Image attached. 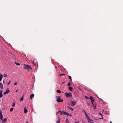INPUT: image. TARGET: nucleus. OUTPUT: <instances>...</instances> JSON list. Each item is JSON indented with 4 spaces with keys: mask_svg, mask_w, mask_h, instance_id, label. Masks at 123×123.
<instances>
[{
    "mask_svg": "<svg viewBox=\"0 0 123 123\" xmlns=\"http://www.w3.org/2000/svg\"><path fill=\"white\" fill-rule=\"evenodd\" d=\"M24 68L25 69H27L28 71H29V69L31 70L32 69V68L29 65H26L25 64H24Z\"/></svg>",
    "mask_w": 123,
    "mask_h": 123,
    "instance_id": "nucleus-1",
    "label": "nucleus"
},
{
    "mask_svg": "<svg viewBox=\"0 0 123 123\" xmlns=\"http://www.w3.org/2000/svg\"><path fill=\"white\" fill-rule=\"evenodd\" d=\"M56 101L58 102H62L63 101V99H61V97L60 96H56Z\"/></svg>",
    "mask_w": 123,
    "mask_h": 123,
    "instance_id": "nucleus-2",
    "label": "nucleus"
},
{
    "mask_svg": "<svg viewBox=\"0 0 123 123\" xmlns=\"http://www.w3.org/2000/svg\"><path fill=\"white\" fill-rule=\"evenodd\" d=\"M65 96L68 98H71L72 97V95L71 93H66Z\"/></svg>",
    "mask_w": 123,
    "mask_h": 123,
    "instance_id": "nucleus-3",
    "label": "nucleus"
},
{
    "mask_svg": "<svg viewBox=\"0 0 123 123\" xmlns=\"http://www.w3.org/2000/svg\"><path fill=\"white\" fill-rule=\"evenodd\" d=\"M88 122L90 123H94L93 121L90 118L88 120Z\"/></svg>",
    "mask_w": 123,
    "mask_h": 123,
    "instance_id": "nucleus-4",
    "label": "nucleus"
},
{
    "mask_svg": "<svg viewBox=\"0 0 123 123\" xmlns=\"http://www.w3.org/2000/svg\"><path fill=\"white\" fill-rule=\"evenodd\" d=\"M2 91L1 90H0V98H1L3 96L2 93Z\"/></svg>",
    "mask_w": 123,
    "mask_h": 123,
    "instance_id": "nucleus-5",
    "label": "nucleus"
},
{
    "mask_svg": "<svg viewBox=\"0 0 123 123\" xmlns=\"http://www.w3.org/2000/svg\"><path fill=\"white\" fill-rule=\"evenodd\" d=\"M3 120L2 121V123H5L7 120V119L6 118H5L2 120Z\"/></svg>",
    "mask_w": 123,
    "mask_h": 123,
    "instance_id": "nucleus-6",
    "label": "nucleus"
},
{
    "mask_svg": "<svg viewBox=\"0 0 123 123\" xmlns=\"http://www.w3.org/2000/svg\"><path fill=\"white\" fill-rule=\"evenodd\" d=\"M28 112V111L26 109V107H25L24 109V112L25 113H26Z\"/></svg>",
    "mask_w": 123,
    "mask_h": 123,
    "instance_id": "nucleus-7",
    "label": "nucleus"
},
{
    "mask_svg": "<svg viewBox=\"0 0 123 123\" xmlns=\"http://www.w3.org/2000/svg\"><path fill=\"white\" fill-rule=\"evenodd\" d=\"M0 88L1 89H4L3 85L0 82Z\"/></svg>",
    "mask_w": 123,
    "mask_h": 123,
    "instance_id": "nucleus-8",
    "label": "nucleus"
},
{
    "mask_svg": "<svg viewBox=\"0 0 123 123\" xmlns=\"http://www.w3.org/2000/svg\"><path fill=\"white\" fill-rule=\"evenodd\" d=\"M90 99L92 101H91L94 102V99L92 96L90 97Z\"/></svg>",
    "mask_w": 123,
    "mask_h": 123,
    "instance_id": "nucleus-9",
    "label": "nucleus"
},
{
    "mask_svg": "<svg viewBox=\"0 0 123 123\" xmlns=\"http://www.w3.org/2000/svg\"><path fill=\"white\" fill-rule=\"evenodd\" d=\"M71 103L72 104L71 105L72 106H73L75 105V103L73 101H71Z\"/></svg>",
    "mask_w": 123,
    "mask_h": 123,
    "instance_id": "nucleus-10",
    "label": "nucleus"
},
{
    "mask_svg": "<svg viewBox=\"0 0 123 123\" xmlns=\"http://www.w3.org/2000/svg\"><path fill=\"white\" fill-rule=\"evenodd\" d=\"M3 77V75L2 74H0V81H1L2 80V78Z\"/></svg>",
    "mask_w": 123,
    "mask_h": 123,
    "instance_id": "nucleus-11",
    "label": "nucleus"
},
{
    "mask_svg": "<svg viewBox=\"0 0 123 123\" xmlns=\"http://www.w3.org/2000/svg\"><path fill=\"white\" fill-rule=\"evenodd\" d=\"M5 92H6V94H7L10 92V91L9 89L7 88Z\"/></svg>",
    "mask_w": 123,
    "mask_h": 123,
    "instance_id": "nucleus-12",
    "label": "nucleus"
},
{
    "mask_svg": "<svg viewBox=\"0 0 123 123\" xmlns=\"http://www.w3.org/2000/svg\"><path fill=\"white\" fill-rule=\"evenodd\" d=\"M67 107L69 109H70L71 111H73L74 110V109L71 107L70 106H68Z\"/></svg>",
    "mask_w": 123,
    "mask_h": 123,
    "instance_id": "nucleus-13",
    "label": "nucleus"
},
{
    "mask_svg": "<svg viewBox=\"0 0 123 123\" xmlns=\"http://www.w3.org/2000/svg\"><path fill=\"white\" fill-rule=\"evenodd\" d=\"M34 96V95L33 94H31L30 96V98L31 99Z\"/></svg>",
    "mask_w": 123,
    "mask_h": 123,
    "instance_id": "nucleus-14",
    "label": "nucleus"
},
{
    "mask_svg": "<svg viewBox=\"0 0 123 123\" xmlns=\"http://www.w3.org/2000/svg\"><path fill=\"white\" fill-rule=\"evenodd\" d=\"M62 114H64V115H67V112L66 111H62Z\"/></svg>",
    "mask_w": 123,
    "mask_h": 123,
    "instance_id": "nucleus-15",
    "label": "nucleus"
},
{
    "mask_svg": "<svg viewBox=\"0 0 123 123\" xmlns=\"http://www.w3.org/2000/svg\"><path fill=\"white\" fill-rule=\"evenodd\" d=\"M68 89L72 91L73 89L72 87L69 86L68 87Z\"/></svg>",
    "mask_w": 123,
    "mask_h": 123,
    "instance_id": "nucleus-16",
    "label": "nucleus"
},
{
    "mask_svg": "<svg viewBox=\"0 0 123 123\" xmlns=\"http://www.w3.org/2000/svg\"><path fill=\"white\" fill-rule=\"evenodd\" d=\"M24 95H23L22 97H21V98L20 99V101H22L24 99L23 97Z\"/></svg>",
    "mask_w": 123,
    "mask_h": 123,
    "instance_id": "nucleus-17",
    "label": "nucleus"
},
{
    "mask_svg": "<svg viewBox=\"0 0 123 123\" xmlns=\"http://www.w3.org/2000/svg\"><path fill=\"white\" fill-rule=\"evenodd\" d=\"M3 118V117L2 115H0V119H1V120H2Z\"/></svg>",
    "mask_w": 123,
    "mask_h": 123,
    "instance_id": "nucleus-18",
    "label": "nucleus"
},
{
    "mask_svg": "<svg viewBox=\"0 0 123 123\" xmlns=\"http://www.w3.org/2000/svg\"><path fill=\"white\" fill-rule=\"evenodd\" d=\"M57 92L58 93H60L61 92V91L59 90H57Z\"/></svg>",
    "mask_w": 123,
    "mask_h": 123,
    "instance_id": "nucleus-19",
    "label": "nucleus"
},
{
    "mask_svg": "<svg viewBox=\"0 0 123 123\" xmlns=\"http://www.w3.org/2000/svg\"><path fill=\"white\" fill-rule=\"evenodd\" d=\"M85 115L86 116V118L87 119V120H88V119H89L90 118L88 116L87 114Z\"/></svg>",
    "mask_w": 123,
    "mask_h": 123,
    "instance_id": "nucleus-20",
    "label": "nucleus"
},
{
    "mask_svg": "<svg viewBox=\"0 0 123 123\" xmlns=\"http://www.w3.org/2000/svg\"><path fill=\"white\" fill-rule=\"evenodd\" d=\"M67 116H72V115H71L69 113H67Z\"/></svg>",
    "mask_w": 123,
    "mask_h": 123,
    "instance_id": "nucleus-21",
    "label": "nucleus"
},
{
    "mask_svg": "<svg viewBox=\"0 0 123 123\" xmlns=\"http://www.w3.org/2000/svg\"><path fill=\"white\" fill-rule=\"evenodd\" d=\"M13 108H11L10 109V111L11 112L12 111H13Z\"/></svg>",
    "mask_w": 123,
    "mask_h": 123,
    "instance_id": "nucleus-22",
    "label": "nucleus"
},
{
    "mask_svg": "<svg viewBox=\"0 0 123 123\" xmlns=\"http://www.w3.org/2000/svg\"><path fill=\"white\" fill-rule=\"evenodd\" d=\"M60 119L59 118V120L56 121L57 123H60Z\"/></svg>",
    "mask_w": 123,
    "mask_h": 123,
    "instance_id": "nucleus-23",
    "label": "nucleus"
},
{
    "mask_svg": "<svg viewBox=\"0 0 123 123\" xmlns=\"http://www.w3.org/2000/svg\"><path fill=\"white\" fill-rule=\"evenodd\" d=\"M15 64L19 66L20 65V64L19 63H16V62H15Z\"/></svg>",
    "mask_w": 123,
    "mask_h": 123,
    "instance_id": "nucleus-24",
    "label": "nucleus"
},
{
    "mask_svg": "<svg viewBox=\"0 0 123 123\" xmlns=\"http://www.w3.org/2000/svg\"><path fill=\"white\" fill-rule=\"evenodd\" d=\"M2 115V110H0V115Z\"/></svg>",
    "mask_w": 123,
    "mask_h": 123,
    "instance_id": "nucleus-25",
    "label": "nucleus"
},
{
    "mask_svg": "<svg viewBox=\"0 0 123 123\" xmlns=\"http://www.w3.org/2000/svg\"><path fill=\"white\" fill-rule=\"evenodd\" d=\"M66 122L67 123H68L69 122L68 121V119H66Z\"/></svg>",
    "mask_w": 123,
    "mask_h": 123,
    "instance_id": "nucleus-26",
    "label": "nucleus"
},
{
    "mask_svg": "<svg viewBox=\"0 0 123 123\" xmlns=\"http://www.w3.org/2000/svg\"><path fill=\"white\" fill-rule=\"evenodd\" d=\"M4 77H6L7 76V75L6 74H4Z\"/></svg>",
    "mask_w": 123,
    "mask_h": 123,
    "instance_id": "nucleus-27",
    "label": "nucleus"
},
{
    "mask_svg": "<svg viewBox=\"0 0 123 123\" xmlns=\"http://www.w3.org/2000/svg\"><path fill=\"white\" fill-rule=\"evenodd\" d=\"M15 103H13V104L12 105V107H14L15 106Z\"/></svg>",
    "mask_w": 123,
    "mask_h": 123,
    "instance_id": "nucleus-28",
    "label": "nucleus"
},
{
    "mask_svg": "<svg viewBox=\"0 0 123 123\" xmlns=\"http://www.w3.org/2000/svg\"><path fill=\"white\" fill-rule=\"evenodd\" d=\"M69 79L70 80H72V79H71V76H69Z\"/></svg>",
    "mask_w": 123,
    "mask_h": 123,
    "instance_id": "nucleus-29",
    "label": "nucleus"
},
{
    "mask_svg": "<svg viewBox=\"0 0 123 123\" xmlns=\"http://www.w3.org/2000/svg\"><path fill=\"white\" fill-rule=\"evenodd\" d=\"M70 84H71V83L70 82H69L68 83V86H70Z\"/></svg>",
    "mask_w": 123,
    "mask_h": 123,
    "instance_id": "nucleus-30",
    "label": "nucleus"
},
{
    "mask_svg": "<svg viewBox=\"0 0 123 123\" xmlns=\"http://www.w3.org/2000/svg\"><path fill=\"white\" fill-rule=\"evenodd\" d=\"M84 113L85 114V115H86V114H87L86 113V112H85V110H84L83 111Z\"/></svg>",
    "mask_w": 123,
    "mask_h": 123,
    "instance_id": "nucleus-31",
    "label": "nucleus"
},
{
    "mask_svg": "<svg viewBox=\"0 0 123 123\" xmlns=\"http://www.w3.org/2000/svg\"><path fill=\"white\" fill-rule=\"evenodd\" d=\"M11 82V81H9V82L7 84V85H9L10 84Z\"/></svg>",
    "mask_w": 123,
    "mask_h": 123,
    "instance_id": "nucleus-32",
    "label": "nucleus"
},
{
    "mask_svg": "<svg viewBox=\"0 0 123 123\" xmlns=\"http://www.w3.org/2000/svg\"><path fill=\"white\" fill-rule=\"evenodd\" d=\"M17 82H14V85H17Z\"/></svg>",
    "mask_w": 123,
    "mask_h": 123,
    "instance_id": "nucleus-33",
    "label": "nucleus"
},
{
    "mask_svg": "<svg viewBox=\"0 0 123 123\" xmlns=\"http://www.w3.org/2000/svg\"><path fill=\"white\" fill-rule=\"evenodd\" d=\"M65 74H61L60 75V76H61L64 75H65Z\"/></svg>",
    "mask_w": 123,
    "mask_h": 123,
    "instance_id": "nucleus-34",
    "label": "nucleus"
},
{
    "mask_svg": "<svg viewBox=\"0 0 123 123\" xmlns=\"http://www.w3.org/2000/svg\"><path fill=\"white\" fill-rule=\"evenodd\" d=\"M60 112V115H61L62 114V111H61V112Z\"/></svg>",
    "mask_w": 123,
    "mask_h": 123,
    "instance_id": "nucleus-35",
    "label": "nucleus"
},
{
    "mask_svg": "<svg viewBox=\"0 0 123 123\" xmlns=\"http://www.w3.org/2000/svg\"><path fill=\"white\" fill-rule=\"evenodd\" d=\"M32 64H33L34 65H35L34 62H32Z\"/></svg>",
    "mask_w": 123,
    "mask_h": 123,
    "instance_id": "nucleus-36",
    "label": "nucleus"
},
{
    "mask_svg": "<svg viewBox=\"0 0 123 123\" xmlns=\"http://www.w3.org/2000/svg\"><path fill=\"white\" fill-rule=\"evenodd\" d=\"M61 112V111H59L58 112H56V115H57V114H58V113H59V112Z\"/></svg>",
    "mask_w": 123,
    "mask_h": 123,
    "instance_id": "nucleus-37",
    "label": "nucleus"
},
{
    "mask_svg": "<svg viewBox=\"0 0 123 123\" xmlns=\"http://www.w3.org/2000/svg\"><path fill=\"white\" fill-rule=\"evenodd\" d=\"M98 114H99V115H101L102 116V114L101 113H99Z\"/></svg>",
    "mask_w": 123,
    "mask_h": 123,
    "instance_id": "nucleus-38",
    "label": "nucleus"
},
{
    "mask_svg": "<svg viewBox=\"0 0 123 123\" xmlns=\"http://www.w3.org/2000/svg\"><path fill=\"white\" fill-rule=\"evenodd\" d=\"M85 97L86 99H88V97L86 96H85Z\"/></svg>",
    "mask_w": 123,
    "mask_h": 123,
    "instance_id": "nucleus-39",
    "label": "nucleus"
},
{
    "mask_svg": "<svg viewBox=\"0 0 123 123\" xmlns=\"http://www.w3.org/2000/svg\"><path fill=\"white\" fill-rule=\"evenodd\" d=\"M92 102V104L93 106H94V105L93 104V102H92V101H91Z\"/></svg>",
    "mask_w": 123,
    "mask_h": 123,
    "instance_id": "nucleus-40",
    "label": "nucleus"
},
{
    "mask_svg": "<svg viewBox=\"0 0 123 123\" xmlns=\"http://www.w3.org/2000/svg\"><path fill=\"white\" fill-rule=\"evenodd\" d=\"M6 94V92H5L3 93L4 94V95H5Z\"/></svg>",
    "mask_w": 123,
    "mask_h": 123,
    "instance_id": "nucleus-41",
    "label": "nucleus"
},
{
    "mask_svg": "<svg viewBox=\"0 0 123 123\" xmlns=\"http://www.w3.org/2000/svg\"><path fill=\"white\" fill-rule=\"evenodd\" d=\"M5 81H3V84H5Z\"/></svg>",
    "mask_w": 123,
    "mask_h": 123,
    "instance_id": "nucleus-42",
    "label": "nucleus"
},
{
    "mask_svg": "<svg viewBox=\"0 0 123 123\" xmlns=\"http://www.w3.org/2000/svg\"><path fill=\"white\" fill-rule=\"evenodd\" d=\"M79 123V122H76L74 123Z\"/></svg>",
    "mask_w": 123,
    "mask_h": 123,
    "instance_id": "nucleus-43",
    "label": "nucleus"
},
{
    "mask_svg": "<svg viewBox=\"0 0 123 123\" xmlns=\"http://www.w3.org/2000/svg\"><path fill=\"white\" fill-rule=\"evenodd\" d=\"M96 105H95V106H94V108L95 109L96 108Z\"/></svg>",
    "mask_w": 123,
    "mask_h": 123,
    "instance_id": "nucleus-44",
    "label": "nucleus"
},
{
    "mask_svg": "<svg viewBox=\"0 0 123 123\" xmlns=\"http://www.w3.org/2000/svg\"><path fill=\"white\" fill-rule=\"evenodd\" d=\"M87 104L89 106V103H87Z\"/></svg>",
    "mask_w": 123,
    "mask_h": 123,
    "instance_id": "nucleus-45",
    "label": "nucleus"
},
{
    "mask_svg": "<svg viewBox=\"0 0 123 123\" xmlns=\"http://www.w3.org/2000/svg\"><path fill=\"white\" fill-rule=\"evenodd\" d=\"M18 90H17L15 92H17L18 91Z\"/></svg>",
    "mask_w": 123,
    "mask_h": 123,
    "instance_id": "nucleus-46",
    "label": "nucleus"
},
{
    "mask_svg": "<svg viewBox=\"0 0 123 123\" xmlns=\"http://www.w3.org/2000/svg\"><path fill=\"white\" fill-rule=\"evenodd\" d=\"M62 84H64V82H62Z\"/></svg>",
    "mask_w": 123,
    "mask_h": 123,
    "instance_id": "nucleus-47",
    "label": "nucleus"
},
{
    "mask_svg": "<svg viewBox=\"0 0 123 123\" xmlns=\"http://www.w3.org/2000/svg\"><path fill=\"white\" fill-rule=\"evenodd\" d=\"M26 123H28V122H26Z\"/></svg>",
    "mask_w": 123,
    "mask_h": 123,
    "instance_id": "nucleus-48",
    "label": "nucleus"
},
{
    "mask_svg": "<svg viewBox=\"0 0 123 123\" xmlns=\"http://www.w3.org/2000/svg\"><path fill=\"white\" fill-rule=\"evenodd\" d=\"M112 123L111 121H110V123Z\"/></svg>",
    "mask_w": 123,
    "mask_h": 123,
    "instance_id": "nucleus-49",
    "label": "nucleus"
},
{
    "mask_svg": "<svg viewBox=\"0 0 123 123\" xmlns=\"http://www.w3.org/2000/svg\"><path fill=\"white\" fill-rule=\"evenodd\" d=\"M55 68H57V67H56V66H55Z\"/></svg>",
    "mask_w": 123,
    "mask_h": 123,
    "instance_id": "nucleus-50",
    "label": "nucleus"
},
{
    "mask_svg": "<svg viewBox=\"0 0 123 123\" xmlns=\"http://www.w3.org/2000/svg\"><path fill=\"white\" fill-rule=\"evenodd\" d=\"M83 123H85V122H84Z\"/></svg>",
    "mask_w": 123,
    "mask_h": 123,
    "instance_id": "nucleus-51",
    "label": "nucleus"
}]
</instances>
